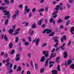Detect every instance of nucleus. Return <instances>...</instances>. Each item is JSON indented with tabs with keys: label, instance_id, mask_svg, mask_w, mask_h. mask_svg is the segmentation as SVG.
Listing matches in <instances>:
<instances>
[{
	"label": "nucleus",
	"instance_id": "09e8293b",
	"mask_svg": "<svg viewBox=\"0 0 74 74\" xmlns=\"http://www.w3.org/2000/svg\"><path fill=\"white\" fill-rule=\"evenodd\" d=\"M47 43H44L43 45H42V47H45V46H47Z\"/></svg>",
	"mask_w": 74,
	"mask_h": 74
},
{
	"label": "nucleus",
	"instance_id": "2f4dec72",
	"mask_svg": "<svg viewBox=\"0 0 74 74\" xmlns=\"http://www.w3.org/2000/svg\"><path fill=\"white\" fill-rule=\"evenodd\" d=\"M69 18H70V16H68L65 17L64 19H65V20H67V19H69Z\"/></svg>",
	"mask_w": 74,
	"mask_h": 74
},
{
	"label": "nucleus",
	"instance_id": "5701e85b",
	"mask_svg": "<svg viewBox=\"0 0 74 74\" xmlns=\"http://www.w3.org/2000/svg\"><path fill=\"white\" fill-rule=\"evenodd\" d=\"M34 66L36 70H37V69H38V64H35Z\"/></svg>",
	"mask_w": 74,
	"mask_h": 74
},
{
	"label": "nucleus",
	"instance_id": "4d7b16f0",
	"mask_svg": "<svg viewBox=\"0 0 74 74\" xmlns=\"http://www.w3.org/2000/svg\"><path fill=\"white\" fill-rule=\"evenodd\" d=\"M53 21V18H51V19H50L49 20V22H52Z\"/></svg>",
	"mask_w": 74,
	"mask_h": 74
},
{
	"label": "nucleus",
	"instance_id": "79ce46f5",
	"mask_svg": "<svg viewBox=\"0 0 74 74\" xmlns=\"http://www.w3.org/2000/svg\"><path fill=\"white\" fill-rule=\"evenodd\" d=\"M13 72V70L12 69H10L8 72V73H12Z\"/></svg>",
	"mask_w": 74,
	"mask_h": 74
},
{
	"label": "nucleus",
	"instance_id": "473e14b6",
	"mask_svg": "<svg viewBox=\"0 0 74 74\" xmlns=\"http://www.w3.org/2000/svg\"><path fill=\"white\" fill-rule=\"evenodd\" d=\"M27 56L29 58H30L32 57V53H28L27 54Z\"/></svg>",
	"mask_w": 74,
	"mask_h": 74
},
{
	"label": "nucleus",
	"instance_id": "e433bc0d",
	"mask_svg": "<svg viewBox=\"0 0 74 74\" xmlns=\"http://www.w3.org/2000/svg\"><path fill=\"white\" fill-rule=\"evenodd\" d=\"M25 45L27 46L29 45V43L27 42H25L24 43Z\"/></svg>",
	"mask_w": 74,
	"mask_h": 74
},
{
	"label": "nucleus",
	"instance_id": "680f3d73",
	"mask_svg": "<svg viewBox=\"0 0 74 74\" xmlns=\"http://www.w3.org/2000/svg\"><path fill=\"white\" fill-rule=\"evenodd\" d=\"M8 57V55L7 54H5L4 55V57H5V58H7Z\"/></svg>",
	"mask_w": 74,
	"mask_h": 74
},
{
	"label": "nucleus",
	"instance_id": "393cba45",
	"mask_svg": "<svg viewBox=\"0 0 74 74\" xmlns=\"http://www.w3.org/2000/svg\"><path fill=\"white\" fill-rule=\"evenodd\" d=\"M8 19H7V20H6L5 21V25H7V24H8Z\"/></svg>",
	"mask_w": 74,
	"mask_h": 74
},
{
	"label": "nucleus",
	"instance_id": "ea45409f",
	"mask_svg": "<svg viewBox=\"0 0 74 74\" xmlns=\"http://www.w3.org/2000/svg\"><path fill=\"white\" fill-rule=\"evenodd\" d=\"M29 15L28 17L29 18H30L32 16V12H29Z\"/></svg>",
	"mask_w": 74,
	"mask_h": 74
},
{
	"label": "nucleus",
	"instance_id": "f704fd0d",
	"mask_svg": "<svg viewBox=\"0 0 74 74\" xmlns=\"http://www.w3.org/2000/svg\"><path fill=\"white\" fill-rule=\"evenodd\" d=\"M12 44L11 42H10L9 45V48H12Z\"/></svg>",
	"mask_w": 74,
	"mask_h": 74
},
{
	"label": "nucleus",
	"instance_id": "5fc2aeb1",
	"mask_svg": "<svg viewBox=\"0 0 74 74\" xmlns=\"http://www.w3.org/2000/svg\"><path fill=\"white\" fill-rule=\"evenodd\" d=\"M15 26H16L15 25H13L12 27V28L13 29H14V30L15 29Z\"/></svg>",
	"mask_w": 74,
	"mask_h": 74
},
{
	"label": "nucleus",
	"instance_id": "58836bf2",
	"mask_svg": "<svg viewBox=\"0 0 74 74\" xmlns=\"http://www.w3.org/2000/svg\"><path fill=\"white\" fill-rule=\"evenodd\" d=\"M45 69L44 68L43 69L42 68L40 69V72L41 73H42L43 72H44V69Z\"/></svg>",
	"mask_w": 74,
	"mask_h": 74
},
{
	"label": "nucleus",
	"instance_id": "ddd939ff",
	"mask_svg": "<svg viewBox=\"0 0 74 74\" xmlns=\"http://www.w3.org/2000/svg\"><path fill=\"white\" fill-rule=\"evenodd\" d=\"M29 35H32L34 34V31L32 29H30L29 32Z\"/></svg>",
	"mask_w": 74,
	"mask_h": 74
},
{
	"label": "nucleus",
	"instance_id": "72a5a7b5",
	"mask_svg": "<svg viewBox=\"0 0 74 74\" xmlns=\"http://www.w3.org/2000/svg\"><path fill=\"white\" fill-rule=\"evenodd\" d=\"M70 21L68 20L66 23V25L68 26V25L70 24Z\"/></svg>",
	"mask_w": 74,
	"mask_h": 74
},
{
	"label": "nucleus",
	"instance_id": "de8ad7c7",
	"mask_svg": "<svg viewBox=\"0 0 74 74\" xmlns=\"http://www.w3.org/2000/svg\"><path fill=\"white\" fill-rule=\"evenodd\" d=\"M57 16H58V15H57V14H56L54 15L52 17L54 18H56L57 17Z\"/></svg>",
	"mask_w": 74,
	"mask_h": 74
},
{
	"label": "nucleus",
	"instance_id": "a878e982",
	"mask_svg": "<svg viewBox=\"0 0 74 74\" xmlns=\"http://www.w3.org/2000/svg\"><path fill=\"white\" fill-rule=\"evenodd\" d=\"M32 29H34L36 27V23H34L32 25Z\"/></svg>",
	"mask_w": 74,
	"mask_h": 74
},
{
	"label": "nucleus",
	"instance_id": "7ed1b4c3",
	"mask_svg": "<svg viewBox=\"0 0 74 74\" xmlns=\"http://www.w3.org/2000/svg\"><path fill=\"white\" fill-rule=\"evenodd\" d=\"M40 42V39L35 38V40L32 41V42H36V46H37L38 45V43Z\"/></svg>",
	"mask_w": 74,
	"mask_h": 74
},
{
	"label": "nucleus",
	"instance_id": "7c9ffc66",
	"mask_svg": "<svg viewBox=\"0 0 74 74\" xmlns=\"http://www.w3.org/2000/svg\"><path fill=\"white\" fill-rule=\"evenodd\" d=\"M70 68L72 69H74V64H71L70 66Z\"/></svg>",
	"mask_w": 74,
	"mask_h": 74
},
{
	"label": "nucleus",
	"instance_id": "13d9d810",
	"mask_svg": "<svg viewBox=\"0 0 74 74\" xmlns=\"http://www.w3.org/2000/svg\"><path fill=\"white\" fill-rule=\"evenodd\" d=\"M54 42H57V43H58V42H59L58 41V40L56 39H54Z\"/></svg>",
	"mask_w": 74,
	"mask_h": 74
},
{
	"label": "nucleus",
	"instance_id": "a211bd4d",
	"mask_svg": "<svg viewBox=\"0 0 74 74\" xmlns=\"http://www.w3.org/2000/svg\"><path fill=\"white\" fill-rule=\"evenodd\" d=\"M67 63L68 65H70L72 63V61L71 60H69L68 61Z\"/></svg>",
	"mask_w": 74,
	"mask_h": 74
},
{
	"label": "nucleus",
	"instance_id": "338daca9",
	"mask_svg": "<svg viewBox=\"0 0 74 74\" xmlns=\"http://www.w3.org/2000/svg\"><path fill=\"white\" fill-rule=\"evenodd\" d=\"M48 7H46L45 8V11H48Z\"/></svg>",
	"mask_w": 74,
	"mask_h": 74
},
{
	"label": "nucleus",
	"instance_id": "f8f14e48",
	"mask_svg": "<svg viewBox=\"0 0 74 74\" xmlns=\"http://www.w3.org/2000/svg\"><path fill=\"white\" fill-rule=\"evenodd\" d=\"M7 8V7L5 6L3 7V6H1L0 7V9L2 11H4L5 9H6Z\"/></svg>",
	"mask_w": 74,
	"mask_h": 74
},
{
	"label": "nucleus",
	"instance_id": "69168bd1",
	"mask_svg": "<svg viewBox=\"0 0 74 74\" xmlns=\"http://www.w3.org/2000/svg\"><path fill=\"white\" fill-rule=\"evenodd\" d=\"M67 7L68 8H70L71 7V5H69V4H67Z\"/></svg>",
	"mask_w": 74,
	"mask_h": 74
},
{
	"label": "nucleus",
	"instance_id": "bb28decb",
	"mask_svg": "<svg viewBox=\"0 0 74 74\" xmlns=\"http://www.w3.org/2000/svg\"><path fill=\"white\" fill-rule=\"evenodd\" d=\"M30 65L32 67V68H34V65H33V61H31L30 62Z\"/></svg>",
	"mask_w": 74,
	"mask_h": 74
},
{
	"label": "nucleus",
	"instance_id": "e2e57ef3",
	"mask_svg": "<svg viewBox=\"0 0 74 74\" xmlns=\"http://www.w3.org/2000/svg\"><path fill=\"white\" fill-rule=\"evenodd\" d=\"M10 64V62L7 63V64H6V67H7V66H8L9 64Z\"/></svg>",
	"mask_w": 74,
	"mask_h": 74
},
{
	"label": "nucleus",
	"instance_id": "423d86ee",
	"mask_svg": "<svg viewBox=\"0 0 74 74\" xmlns=\"http://www.w3.org/2000/svg\"><path fill=\"white\" fill-rule=\"evenodd\" d=\"M25 9H24V13L26 14V13L29 12H30V9L28 8H28V6H25Z\"/></svg>",
	"mask_w": 74,
	"mask_h": 74
},
{
	"label": "nucleus",
	"instance_id": "c85d7f7f",
	"mask_svg": "<svg viewBox=\"0 0 74 74\" xmlns=\"http://www.w3.org/2000/svg\"><path fill=\"white\" fill-rule=\"evenodd\" d=\"M57 69L59 71H60V65H58Z\"/></svg>",
	"mask_w": 74,
	"mask_h": 74
},
{
	"label": "nucleus",
	"instance_id": "b1692460",
	"mask_svg": "<svg viewBox=\"0 0 74 74\" xmlns=\"http://www.w3.org/2000/svg\"><path fill=\"white\" fill-rule=\"evenodd\" d=\"M18 41H19V37H16L15 39V42H18Z\"/></svg>",
	"mask_w": 74,
	"mask_h": 74
},
{
	"label": "nucleus",
	"instance_id": "4be33fe9",
	"mask_svg": "<svg viewBox=\"0 0 74 74\" xmlns=\"http://www.w3.org/2000/svg\"><path fill=\"white\" fill-rule=\"evenodd\" d=\"M55 33L54 32H52L49 35V36H54Z\"/></svg>",
	"mask_w": 74,
	"mask_h": 74
},
{
	"label": "nucleus",
	"instance_id": "8fccbe9b",
	"mask_svg": "<svg viewBox=\"0 0 74 74\" xmlns=\"http://www.w3.org/2000/svg\"><path fill=\"white\" fill-rule=\"evenodd\" d=\"M9 61H10V59L9 58H8L7 59L5 60V62L6 63H9Z\"/></svg>",
	"mask_w": 74,
	"mask_h": 74
},
{
	"label": "nucleus",
	"instance_id": "c03bdc74",
	"mask_svg": "<svg viewBox=\"0 0 74 74\" xmlns=\"http://www.w3.org/2000/svg\"><path fill=\"white\" fill-rule=\"evenodd\" d=\"M60 57L57 58L56 59V62H58V60L60 59Z\"/></svg>",
	"mask_w": 74,
	"mask_h": 74
},
{
	"label": "nucleus",
	"instance_id": "c9c22d12",
	"mask_svg": "<svg viewBox=\"0 0 74 74\" xmlns=\"http://www.w3.org/2000/svg\"><path fill=\"white\" fill-rule=\"evenodd\" d=\"M44 11V9L43 8H41L39 10V12H43Z\"/></svg>",
	"mask_w": 74,
	"mask_h": 74
},
{
	"label": "nucleus",
	"instance_id": "412c9836",
	"mask_svg": "<svg viewBox=\"0 0 74 74\" xmlns=\"http://www.w3.org/2000/svg\"><path fill=\"white\" fill-rule=\"evenodd\" d=\"M4 1L5 3L6 4H7L8 5L9 4V3H10V2L9 1H8V0H4Z\"/></svg>",
	"mask_w": 74,
	"mask_h": 74
},
{
	"label": "nucleus",
	"instance_id": "2eb2a0df",
	"mask_svg": "<svg viewBox=\"0 0 74 74\" xmlns=\"http://www.w3.org/2000/svg\"><path fill=\"white\" fill-rule=\"evenodd\" d=\"M52 74H58V71L54 70L52 71Z\"/></svg>",
	"mask_w": 74,
	"mask_h": 74
},
{
	"label": "nucleus",
	"instance_id": "3c124183",
	"mask_svg": "<svg viewBox=\"0 0 74 74\" xmlns=\"http://www.w3.org/2000/svg\"><path fill=\"white\" fill-rule=\"evenodd\" d=\"M14 0H10V3L11 4H12V3H14Z\"/></svg>",
	"mask_w": 74,
	"mask_h": 74
},
{
	"label": "nucleus",
	"instance_id": "864d4df0",
	"mask_svg": "<svg viewBox=\"0 0 74 74\" xmlns=\"http://www.w3.org/2000/svg\"><path fill=\"white\" fill-rule=\"evenodd\" d=\"M45 23H47V22H48V18H45Z\"/></svg>",
	"mask_w": 74,
	"mask_h": 74
},
{
	"label": "nucleus",
	"instance_id": "603ef678",
	"mask_svg": "<svg viewBox=\"0 0 74 74\" xmlns=\"http://www.w3.org/2000/svg\"><path fill=\"white\" fill-rule=\"evenodd\" d=\"M71 44V41H69V42H68L67 44V45H68V46H69V45H70Z\"/></svg>",
	"mask_w": 74,
	"mask_h": 74
},
{
	"label": "nucleus",
	"instance_id": "c756f323",
	"mask_svg": "<svg viewBox=\"0 0 74 74\" xmlns=\"http://www.w3.org/2000/svg\"><path fill=\"white\" fill-rule=\"evenodd\" d=\"M41 23H42V21L41 20H39L37 23V24L38 25H41Z\"/></svg>",
	"mask_w": 74,
	"mask_h": 74
},
{
	"label": "nucleus",
	"instance_id": "a18cd8bd",
	"mask_svg": "<svg viewBox=\"0 0 74 74\" xmlns=\"http://www.w3.org/2000/svg\"><path fill=\"white\" fill-rule=\"evenodd\" d=\"M35 11H36V8H34L32 10V12H34V13L35 12Z\"/></svg>",
	"mask_w": 74,
	"mask_h": 74
},
{
	"label": "nucleus",
	"instance_id": "37998d69",
	"mask_svg": "<svg viewBox=\"0 0 74 74\" xmlns=\"http://www.w3.org/2000/svg\"><path fill=\"white\" fill-rule=\"evenodd\" d=\"M15 52V51H14V50H12L11 53L10 55H11V54H14Z\"/></svg>",
	"mask_w": 74,
	"mask_h": 74
},
{
	"label": "nucleus",
	"instance_id": "4468645a",
	"mask_svg": "<svg viewBox=\"0 0 74 74\" xmlns=\"http://www.w3.org/2000/svg\"><path fill=\"white\" fill-rule=\"evenodd\" d=\"M66 45V43H63L61 47V49H62V51H64V49L63 47Z\"/></svg>",
	"mask_w": 74,
	"mask_h": 74
},
{
	"label": "nucleus",
	"instance_id": "6e6552de",
	"mask_svg": "<svg viewBox=\"0 0 74 74\" xmlns=\"http://www.w3.org/2000/svg\"><path fill=\"white\" fill-rule=\"evenodd\" d=\"M3 12L4 13H5L4 14V15H8V14H10V12L9 11H7L6 10H4L3 11Z\"/></svg>",
	"mask_w": 74,
	"mask_h": 74
},
{
	"label": "nucleus",
	"instance_id": "9d476101",
	"mask_svg": "<svg viewBox=\"0 0 74 74\" xmlns=\"http://www.w3.org/2000/svg\"><path fill=\"white\" fill-rule=\"evenodd\" d=\"M67 51H65L64 53V58H66L67 57Z\"/></svg>",
	"mask_w": 74,
	"mask_h": 74
},
{
	"label": "nucleus",
	"instance_id": "1a4fd4ad",
	"mask_svg": "<svg viewBox=\"0 0 74 74\" xmlns=\"http://www.w3.org/2000/svg\"><path fill=\"white\" fill-rule=\"evenodd\" d=\"M74 27H72L71 28V33L72 34H74Z\"/></svg>",
	"mask_w": 74,
	"mask_h": 74
},
{
	"label": "nucleus",
	"instance_id": "052dcab7",
	"mask_svg": "<svg viewBox=\"0 0 74 74\" xmlns=\"http://www.w3.org/2000/svg\"><path fill=\"white\" fill-rule=\"evenodd\" d=\"M64 28V27H63V26L62 25H60V29H63Z\"/></svg>",
	"mask_w": 74,
	"mask_h": 74
},
{
	"label": "nucleus",
	"instance_id": "dca6fc26",
	"mask_svg": "<svg viewBox=\"0 0 74 74\" xmlns=\"http://www.w3.org/2000/svg\"><path fill=\"white\" fill-rule=\"evenodd\" d=\"M52 32V29H47V31L46 32V33H47V34H49V33H51Z\"/></svg>",
	"mask_w": 74,
	"mask_h": 74
},
{
	"label": "nucleus",
	"instance_id": "20e7f679",
	"mask_svg": "<svg viewBox=\"0 0 74 74\" xmlns=\"http://www.w3.org/2000/svg\"><path fill=\"white\" fill-rule=\"evenodd\" d=\"M19 12V11L18 10H17L15 12V13L12 16V18H13V19H15L16 16H18Z\"/></svg>",
	"mask_w": 74,
	"mask_h": 74
},
{
	"label": "nucleus",
	"instance_id": "f3484780",
	"mask_svg": "<svg viewBox=\"0 0 74 74\" xmlns=\"http://www.w3.org/2000/svg\"><path fill=\"white\" fill-rule=\"evenodd\" d=\"M63 20H62L61 19H59L58 21L57 22L58 23H61L62 22Z\"/></svg>",
	"mask_w": 74,
	"mask_h": 74
},
{
	"label": "nucleus",
	"instance_id": "4c0bfd02",
	"mask_svg": "<svg viewBox=\"0 0 74 74\" xmlns=\"http://www.w3.org/2000/svg\"><path fill=\"white\" fill-rule=\"evenodd\" d=\"M20 57H17L15 59V60L16 62H18V61H19L20 60Z\"/></svg>",
	"mask_w": 74,
	"mask_h": 74
},
{
	"label": "nucleus",
	"instance_id": "0eeeda50",
	"mask_svg": "<svg viewBox=\"0 0 74 74\" xmlns=\"http://www.w3.org/2000/svg\"><path fill=\"white\" fill-rule=\"evenodd\" d=\"M60 40L61 42H64V40H66V35H63L62 37L60 38Z\"/></svg>",
	"mask_w": 74,
	"mask_h": 74
},
{
	"label": "nucleus",
	"instance_id": "aec40b11",
	"mask_svg": "<svg viewBox=\"0 0 74 74\" xmlns=\"http://www.w3.org/2000/svg\"><path fill=\"white\" fill-rule=\"evenodd\" d=\"M4 40H5L6 41H8V38L7 37V35H5V36H4Z\"/></svg>",
	"mask_w": 74,
	"mask_h": 74
},
{
	"label": "nucleus",
	"instance_id": "f03ea898",
	"mask_svg": "<svg viewBox=\"0 0 74 74\" xmlns=\"http://www.w3.org/2000/svg\"><path fill=\"white\" fill-rule=\"evenodd\" d=\"M60 7V6H59V5H57L56 8L55 9V11L52 14V15H53L56 14H58V11H59Z\"/></svg>",
	"mask_w": 74,
	"mask_h": 74
},
{
	"label": "nucleus",
	"instance_id": "a19ab883",
	"mask_svg": "<svg viewBox=\"0 0 74 74\" xmlns=\"http://www.w3.org/2000/svg\"><path fill=\"white\" fill-rule=\"evenodd\" d=\"M58 45V43L56 42V44L54 45V47H55L56 48H57Z\"/></svg>",
	"mask_w": 74,
	"mask_h": 74
},
{
	"label": "nucleus",
	"instance_id": "774afa93",
	"mask_svg": "<svg viewBox=\"0 0 74 74\" xmlns=\"http://www.w3.org/2000/svg\"><path fill=\"white\" fill-rule=\"evenodd\" d=\"M28 39L29 41H30V42L32 41V38H31V37H28Z\"/></svg>",
	"mask_w": 74,
	"mask_h": 74
},
{
	"label": "nucleus",
	"instance_id": "f257e3e1",
	"mask_svg": "<svg viewBox=\"0 0 74 74\" xmlns=\"http://www.w3.org/2000/svg\"><path fill=\"white\" fill-rule=\"evenodd\" d=\"M54 53H53L51 54V56H50V58L49 59L47 60L46 61L45 64V67H46L47 66V64H48V62L49 60L51 59H52V58H54L55 56H56V53H55L54 54V55H53L54 54Z\"/></svg>",
	"mask_w": 74,
	"mask_h": 74
},
{
	"label": "nucleus",
	"instance_id": "6ab92c4d",
	"mask_svg": "<svg viewBox=\"0 0 74 74\" xmlns=\"http://www.w3.org/2000/svg\"><path fill=\"white\" fill-rule=\"evenodd\" d=\"M45 60V57L42 56L40 60V62H44Z\"/></svg>",
	"mask_w": 74,
	"mask_h": 74
},
{
	"label": "nucleus",
	"instance_id": "6e6d98bb",
	"mask_svg": "<svg viewBox=\"0 0 74 74\" xmlns=\"http://www.w3.org/2000/svg\"><path fill=\"white\" fill-rule=\"evenodd\" d=\"M55 51V49L53 48L51 51V53H52V52H54Z\"/></svg>",
	"mask_w": 74,
	"mask_h": 74
},
{
	"label": "nucleus",
	"instance_id": "bf43d9fd",
	"mask_svg": "<svg viewBox=\"0 0 74 74\" xmlns=\"http://www.w3.org/2000/svg\"><path fill=\"white\" fill-rule=\"evenodd\" d=\"M10 14H8V15H7V18H8V19H9V18H10Z\"/></svg>",
	"mask_w": 74,
	"mask_h": 74
},
{
	"label": "nucleus",
	"instance_id": "39448f33",
	"mask_svg": "<svg viewBox=\"0 0 74 74\" xmlns=\"http://www.w3.org/2000/svg\"><path fill=\"white\" fill-rule=\"evenodd\" d=\"M48 51H44L42 52V53L43 55H45V56L46 58H47L48 56V55H49V53H48Z\"/></svg>",
	"mask_w": 74,
	"mask_h": 74
},
{
	"label": "nucleus",
	"instance_id": "cd10ccee",
	"mask_svg": "<svg viewBox=\"0 0 74 74\" xmlns=\"http://www.w3.org/2000/svg\"><path fill=\"white\" fill-rule=\"evenodd\" d=\"M21 71V67L19 66L18 67L17 69L16 70V71L18 72L19 71Z\"/></svg>",
	"mask_w": 74,
	"mask_h": 74
},
{
	"label": "nucleus",
	"instance_id": "0e129e2a",
	"mask_svg": "<svg viewBox=\"0 0 74 74\" xmlns=\"http://www.w3.org/2000/svg\"><path fill=\"white\" fill-rule=\"evenodd\" d=\"M52 63L53 64H54V63H55V62H52L51 61H50L49 62V64H52Z\"/></svg>",
	"mask_w": 74,
	"mask_h": 74
},
{
	"label": "nucleus",
	"instance_id": "9b49d317",
	"mask_svg": "<svg viewBox=\"0 0 74 74\" xmlns=\"http://www.w3.org/2000/svg\"><path fill=\"white\" fill-rule=\"evenodd\" d=\"M14 29H10L8 31V32L10 34H12V33L14 32Z\"/></svg>",
	"mask_w": 74,
	"mask_h": 74
},
{
	"label": "nucleus",
	"instance_id": "49530a36",
	"mask_svg": "<svg viewBox=\"0 0 74 74\" xmlns=\"http://www.w3.org/2000/svg\"><path fill=\"white\" fill-rule=\"evenodd\" d=\"M47 29H45L42 32V33L44 34V33H45L46 32H47Z\"/></svg>",
	"mask_w": 74,
	"mask_h": 74
}]
</instances>
